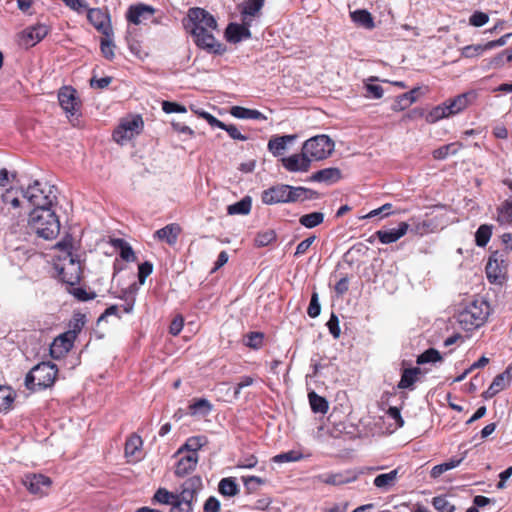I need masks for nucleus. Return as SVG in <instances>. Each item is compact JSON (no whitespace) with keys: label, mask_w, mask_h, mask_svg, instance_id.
I'll list each match as a JSON object with an SVG mask.
<instances>
[{"label":"nucleus","mask_w":512,"mask_h":512,"mask_svg":"<svg viewBox=\"0 0 512 512\" xmlns=\"http://www.w3.org/2000/svg\"><path fill=\"white\" fill-rule=\"evenodd\" d=\"M324 221V214L322 212H312L309 214L302 215L299 219L301 225L306 228H314Z\"/></svg>","instance_id":"nucleus-43"},{"label":"nucleus","mask_w":512,"mask_h":512,"mask_svg":"<svg viewBox=\"0 0 512 512\" xmlns=\"http://www.w3.org/2000/svg\"><path fill=\"white\" fill-rule=\"evenodd\" d=\"M442 361L440 352L435 348H429L417 357V364L435 363Z\"/></svg>","instance_id":"nucleus-48"},{"label":"nucleus","mask_w":512,"mask_h":512,"mask_svg":"<svg viewBox=\"0 0 512 512\" xmlns=\"http://www.w3.org/2000/svg\"><path fill=\"white\" fill-rule=\"evenodd\" d=\"M184 326V318L182 315H177L173 318L169 326V333L173 336L180 334Z\"/></svg>","instance_id":"nucleus-63"},{"label":"nucleus","mask_w":512,"mask_h":512,"mask_svg":"<svg viewBox=\"0 0 512 512\" xmlns=\"http://www.w3.org/2000/svg\"><path fill=\"white\" fill-rule=\"evenodd\" d=\"M153 272V264L145 261L138 266V280L139 284L143 285L146 278Z\"/></svg>","instance_id":"nucleus-58"},{"label":"nucleus","mask_w":512,"mask_h":512,"mask_svg":"<svg viewBox=\"0 0 512 512\" xmlns=\"http://www.w3.org/2000/svg\"><path fill=\"white\" fill-rule=\"evenodd\" d=\"M87 19L97 31L106 37H111L113 30L110 24V17L107 12L100 8L89 9L87 7Z\"/></svg>","instance_id":"nucleus-14"},{"label":"nucleus","mask_w":512,"mask_h":512,"mask_svg":"<svg viewBox=\"0 0 512 512\" xmlns=\"http://www.w3.org/2000/svg\"><path fill=\"white\" fill-rule=\"evenodd\" d=\"M208 443V439L204 435L189 437L185 443L177 450L175 456L182 455L183 453H198V451Z\"/></svg>","instance_id":"nucleus-26"},{"label":"nucleus","mask_w":512,"mask_h":512,"mask_svg":"<svg viewBox=\"0 0 512 512\" xmlns=\"http://www.w3.org/2000/svg\"><path fill=\"white\" fill-rule=\"evenodd\" d=\"M21 195L34 207L33 210L52 209L57 201L53 186L34 181Z\"/></svg>","instance_id":"nucleus-7"},{"label":"nucleus","mask_w":512,"mask_h":512,"mask_svg":"<svg viewBox=\"0 0 512 512\" xmlns=\"http://www.w3.org/2000/svg\"><path fill=\"white\" fill-rule=\"evenodd\" d=\"M421 369L418 367L405 368L402 370L401 379L397 384L398 389H412L418 381Z\"/></svg>","instance_id":"nucleus-30"},{"label":"nucleus","mask_w":512,"mask_h":512,"mask_svg":"<svg viewBox=\"0 0 512 512\" xmlns=\"http://www.w3.org/2000/svg\"><path fill=\"white\" fill-rule=\"evenodd\" d=\"M246 338L245 345L251 349L258 350L263 346L264 334L262 332H249Z\"/></svg>","instance_id":"nucleus-51"},{"label":"nucleus","mask_w":512,"mask_h":512,"mask_svg":"<svg viewBox=\"0 0 512 512\" xmlns=\"http://www.w3.org/2000/svg\"><path fill=\"white\" fill-rule=\"evenodd\" d=\"M334 141L327 135H317L303 144V151L311 160H323L329 157L334 151Z\"/></svg>","instance_id":"nucleus-8"},{"label":"nucleus","mask_w":512,"mask_h":512,"mask_svg":"<svg viewBox=\"0 0 512 512\" xmlns=\"http://www.w3.org/2000/svg\"><path fill=\"white\" fill-rule=\"evenodd\" d=\"M264 5V0H247L243 4L242 8V14L244 16V19L246 20V17H254L256 16L260 10L262 9Z\"/></svg>","instance_id":"nucleus-47"},{"label":"nucleus","mask_w":512,"mask_h":512,"mask_svg":"<svg viewBox=\"0 0 512 512\" xmlns=\"http://www.w3.org/2000/svg\"><path fill=\"white\" fill-rule=\"evenodd\" d=\"M486 274L490 282H497L502 277L503 269L494 256H491L487 262Z\"/></svg>","instance_id":"nucleus-41"},{"label":"nucleus","mask_w":512,"mask_h":512,"mask_svg":"<svg viewBox=\"0 0 512 512\" xmlns=\"http://www.w3.org/2000/svg\"><path fill=\"white\" fill-rule=\"evenodd\" d=\"M138 290V284L133 282L127 288L122 289L120 294L117 295L119 299L125 301V304L123 305V311L125 313L129 314L133 311Z\"/></svg>","instance_id":"nucleus-27"},{"label":"nucleus","mask_w":512,"mask_h":512,"mask_svg":"<svg viewBox=\"0 0 512 512\" xmlns=\"http://www.w3.org/2000/svg\"><path fill=\"white\" fill-rule=\"evenodd\" d=\"M144 125L142 115L129 113L120 118L112 132V139L117 144L124 146L143 132Z\"/></svg>","instance_id":"nucleus-6"},{"label":"nucleus","mask_w":512,"mask_h":512,"mask_svg":"<svg viewBox=\"0 0 512 512\" xmlns=\"http://www.w3.org/2000/svg\"><path fill=\"white\" fill-rule=\"evenodd\" d=\"M434 508L439 512H454L455 506L451 504L446 496H436L432 500Z\"/></svg>","instance_id":"nucleus-52"},{"label":"nucleus","mask_w":512,"mask_h":512,"mask_svg":"<svg viewBox=\"0 0 512 512\" xmlns=\"http://www.w3.org/2000/svg\"><path fill=\"white\" fill-rule=\"evenodd\" d=\"M463 148L461 142H453L447 145L441 146L432 152V156L435 160H444L449 155H456Z\"/></svg>","instance_id":"nucleus-34"},{"label":"nucleus","mask_w":512,"mask_h":512,"mask_svg":"<svg viewBox=\"0 0 512 512\" xmlns=\"http://www.w3.org/2000/svg\"><path fill=\"white\" fill-rule=\"evenodd\" d=\"M321 312V306L319 303V297L317 292H313L311 295L310 303L307 308V314L311 318H316Z\"/></svg>","instance_id":"nucleus-56"},{"label":"nucleus","mask_w":512,"mask_h":512,"mask_svg":"<svg viewBox=\"0 0 512 512\" xmlns=\"http://www.w3.org/2000/svg\"><path fill=\"white\" fill-rule=\"evenodd\" d=\"M319 193L305 187H292L285 184L272 186L262 192L261 199L264 204L290 203L318 199Z\"/></svg>","instance_id":"nucleus-1"},{"label":"nucleus","mask_w":512,"mask_h":512,"mask_svg":"<svg viewBox=\"0 0 512 512\" xmlns=\"http://www.w3.org/2000/svg\"><path fill=\"white\" fill-rule=\"evenodd\" d=\"M222 130H225L228 133V135L234 140L246 141L249 139V136L242 134L240 130L237 128V126L233 124L224 123Z\"/></svg>","instance_id":"nucleus-59"},{"label":"nucleus","mask_w":512,"mask_h":512,"mask_svg":"<svg viewBox=\"0 0 512 512\" xmlns=\"http://www.w3.org/2000/svg\"><path fill=\"white\" fill-rule=\"evenodd\" d=\"M111 245L119 250L120 257L127 262H135L137 257L131 247V245L122 238H114L110 241Z\"/></svg>","instance_id":"nucleus-31"},{"label":"nucleus","mask_w":512,"mask_h":512,"mask_svg":"<svg viewBox=\"0 0 512 512\" xmlns=\"http://www.w3.org/2000/svg\"><path fill=\"white\" fill-rule=\"evenodd\" d=\"M29 225L35 233L46 240L55 238L60 231V222L52 209L32 210Z\"/></svg>","instance_id":"nucleus-5"},{"label":"nucleus","mask_w":512,"mask_h":512,"mask_svg":"<svg viewBox=\"0 0 512 512\" xmlns=\"http://www.w3.org/2000/svg\"><path fill=\"white\" fill-rule=\"evenodd\" d=\"M326 325L328 327L330 334L335 339H338L340 337L341 330L339 327V319L337 315L332 313Z\"/></svg>","instance_id":"nucleus-60"},{"label":"nucleus","mask_w":512,"mask_h":512,"mask_svg":"<svg viewBox=\"0 0 512 512\" xmlns=\"http://www.w3.org/2000/svg\"><path fill=\"white\" fill-rule=\"evenodd\" d=\"M342 178V172L339 168L329 167L321 169L313 173L310 177L311 181L324 182L326 184H333Z\"/></svg>","instance_id":"nucleus-25"},{"label":"nucleus","mask_w":512,"mask_h":512,"mask_svg":"<svg viewBox=\"0 0 512 512\" xmlns=\"http://www.w3.org/2000/svg\"><path fill=\"white\" fill-rule=\"evenodd\" d=\"M101 52L107 59H113L114 57V44L110 37H106L101 41Z\"/></svg>","instance_id":"nucleus-62"},{"label":"nucleus","mask_w":512,"mask_h":512,"mask_svg":"<svg viewBox=\"0 0 512 512\" xmlns=\"http://www.w3.org/2000/svg\"><path fill=\"white\" fill-rule=\"evenodd\" d=\"M281 161L284 168L290 172H306L309 170L312 160L302 150L300 154H293L282 158Z\"/></svg>","instance_id":"nucleus-19"},{"label":"nucleus","mask_w":512,"mask_h":512,"mask_svg":"<svg viewBox=\"0 0 512 512\" xmlns=\"http://www.w3.org/2000/svg\"><path fill=\"white\" fill-rule=\"evenodd\" d=\"M213 410L212 403L205 398H194L188 406V413L191 416L205 417Z\"/></svg>","instance_id":"nucleus-28"},{"label":"nucleus","mask_w":512,"mask_h":512,"mask_svg":"<svg viewBox=\"0 0 512 512\" xmlns=\"http://www.w3.org/2000/svg\"><path fill=\"white\" fill-rule=\"evenodd\" d=\"M86 323V317L82 313H74L72 319L69 322V330L66 331V335L71 336L74 339H77L78 334L83 329Z\"/></svg>","instance_id":"nucleus-40"},{"label":"nucleus","mask_w":512,"mask_h":512,"mask_svg":"<svg viewBox=\"0 0 512 512\" xmlns=\"http://www.w3.org/2000/svg\"><path fill=\"white\" fill-rule=\"evenodd\" d=\"M402 476L401 473V467H397L393 470H391L388 473H383L377 475L374 480L373 484L378 489H381L383 491H388L392 487H394L398 481V479Z\"/></svg>","instance_id":"nucleus-22"},{"label":"nucleus","mask_w":512,"mask_h":512,"mask_svg":"<svg viewBox=\"0 0 512 512\" xmlns=\"http://www.w3.org/2000/svg\"><path fill=\"white\" fill-rule=\"evenodd\" d=\"M276 240V234L273 230L260 232L255 237V244L257 247H264Z\"/></svg>","instance_id":"nucleus-53"},{"label":"nucleus","mask_w":512,"mask_h":512,"mask_svg":"<svg viewBox=\"0 0 512 512\" xmlns=\"http://www.w3.org/2000/svg\"><path fill=\"white\" fill-rule=\"evenodd\" d=\"M23 484L30 493L42 497L48 494L52 480L43 474L33 473L25 475Z\"/></svg>","instance_id":"nucleus-12"},{"label":"nucleus","mask_w":512,"mask_h":512,"mask_svg":"<svg viewBox=\"0 0 512 512\" xmlns=\"http://www.w3.org/2000/svg\"><path fill=\"white\" fill-rule=\"evenodd\" d=\"M219 492L223 496L233 497L239 493V487L233 478H223L219 482Z\"/></svg>","instance_id":"nucleus-42"},{"label":"nucleus","mask_w":512,"mask_h":512,"mask_svg":"<svg viewBox=\"0 0 512 512\" xmlns=\"http://www.w3.org/2000/svg\"><path fill=\"white\" fill-rule=\"evenodd\" d=\"M202 26L206 29H217L215 18L206 10L195 7L188 11L187 18L184 20V27Z\"/></svg>","instance_id":"nucleus-11"},{"label":"nucleus","mask_w":512,"mask_h":512,"mask_svg":"<svg viewBox=\"0 0 512 512\" xmlns=\"http://www.w3.org/2000/svg\"><path fill=\"white\" fill-rule=\"evenodd\" d=\"M302 459V454L298 451L290 450L288 452L280 453L272 458L275 463L295 462Z\"/></svg>","instance_id":"nucleus-50"},{"label":"nucleus","mask_w":512,"mask_h":512,"mask_svg":"<svg viewBox=\"0 0 512 512\" xmlns=\"http://www.w3.org/2000/svg\"><path fill=\"white\" fill-rule=\"evenodd\" d=\"M75 340L65 332L57 336L50 345L51 357L56 360L64 358L72 349Z\"/></svg>","instance_id":"nucleus-17"},{"label":"nucleus","mask_w":512,"mask_h":512,"mask_svg":"<svg viewBox=\"0 0 512 512\" xmlns=\"http://www.w3.org/2000/svg\"><path fill=\"white\" fill-rule=\"evenodd\" d=\"M497 221L500 224L512 223V195L497 208Z\"/></svg>","instance_id":"nucleus-36"},{"label":"nucleus","mask_w":512,"mask_h":512,"mask_svg":"<svg viewBox=\"0 0 512 512\" xmlns=\"http://www.w3.org/2000/svg\"><path fill=\"white\" fill-rule=\"evenodd\" d=\"M294 138L295 136L292 135L274 136L268 142V150L274 156L282 155L287 147V144L290 143Z\"/></svg>","instance_id":"nucleus-32"},{"label":"nucleus","mask_w":512,"mask_h":512,"mask_svg":"<svg viewBox=\"0 0 512 512\" xmlns=\"http://www.w3.org/2000/svg\"><path fill=\"white\" fill-rule=\"evenodd\" d=\"M20 194L18 190L10 188L2 194V201L5 206L18 209L20 207Z\"/></svg>","instance_id":"nucleus-46"},{"label":"nucleus","mask_w":512,"mask_h":512,"mask_svg":"<svg viewBox=\"0 0 512 512\" xmlns=\"http://www.w3.org/2000/svg\"><path fill=\"white\" fill-rule=\"evenodd\" d=\"M16 394L8 386H0V413L8 412L15 401Z\"/></svg>","instance_id":"nucleus-35"},{"label":"nucleus","mask_w":512,"mask_h":512,"mask_svg":"<svg viewBox=\"0 0 512 512\" xmlns=\"http://www.w3.org/2000/svg\"><path fill=\"white\" fill-rule=\"evenodd\" d=\"M59 105L65 112L68 120L73 126L79 124V118L82 115L81 98H58Z\"/></svg>","instance_id":"nucleus-18"},{"label":"nucleus","mask_w":512,"mask_h":512,"mask_svg":"<svg viewBox=\"0 0 512 512\" xmlns=\"http://www.w3.org/2000/svg\"><path fill=\"white\" fill-rule=\"evenodd\" d=\"M491 235H492V227L491 226H489L487 224L480 225L475 233L476 245L479 247H485L488 244V242L491 238Z\"/></svg>","instance_id":"nucleus-44"},{"label":"nucleus","mask_w":512,"mask_h":512,"mask_svg":"<svg viewBox=\"0 0 512 512\" xmlns=\"http://www.w3.org/2000/svg\"><path fill=\"white\" fill-rule=\"evenodd\" d=\"M226 37L229 42L238 43L250 38L251 33L247 26L231 23L226 29Z\"/></svg>","instance_id":"nucleus-29"},{"label":"nucleus","mask_w":512,"mask_h":512,"mask_svg":"<svg viewBox=\"0 0 512 512\" xmlns=\"http://www.w3.org/2000/svg\"><path fill=\"white\" fill-rule=\"evenodd\" d=\"M230 114L239 119H265L260 111L241 106H233L230 109Z\"/></svg>","instance_id":"nucleus-38"},{"label":"nucleus","mask_w":512,"mask_h":512,"mask_svg":"<svg viewBox=\"0 0 512 512\" xmlns=\"http://www.w3.org/2000/svg\"><path fill=\"white\" fill-rule=\"evenodd\" d=\"M202 487V480L199 476H193L188 478L181 486L180 493H176L177 499L181 500L183 503L190 504L193 506L194 501L196 500L197 492Z\"/></svg>","instance_id":"nucleus-16"},{"label":"nucleus","mask_w":512,"mask_h":512,"mask_svg":"<svg viewBox=\"0 0 512 512\" xmlns=\"http://www.w3.org/2000/svg\"><path fill=\"white\" fill-rule=\"evenodd\" d=\"M58 375V367L52 362H41L35 365L25 377V387L30 391H41L54 385Z\"/></svg>","instance_id":"nucleus-4"},{"label":"nucleus","mask_w":512,"mask_h":512,"mask_svg":"<svg viewBox=\"0 0 512 512\" xmlns=\"http://www.w3.org/2000/svg\"><path fill=\"white\" fill-rule=\"evenodd\" d=\"M56 247L64 253L55 264L59 279L69 287L77 285L82 278V268L80 260L76 259L71 252L72 242L70 240L60 241Z\"/></svg>","instance_id":"nucleus-2"},{"label":"nucleus","mask_w":512,"mask_h":512,"mask_svg":"<svg viewBox=\"0 0 512 512\" xmlns=\"http://www.w3.org/2000/svg\"><path fill=\"white\" fill-rule=\"evenodd\" d=\"M170 506H171V508H170L169 512H192L193 511V506H190V504L183 503L179 499H175V501H173Z\"/></svg>","instance_id":"nucleus-64"},{"label":"nucleus","mask_w":512,"mask_h":512,"mask_svg":"<svg viewBox=\"0 0 512 512\" xmlns=\"http://www.w3.org/2000/svg\"><path fill=\"white\" fill-rule=\"evenodd\" d=\"M490 312V305L485 299L475 298L468 301L459 310L457 321L463 330L472 331L487 321Z\"/></svg>","instance_id":"nucleus-3"},{"label":"nucleus","mask_w":512,"mask_h":512,"mask_svg":"<svg viewBox=\"0 0 512 512\" xmlns=\"http://www.w3.org/2000/svg\"><path fill=\"white\" fill-rule=\"evenodd\" d=\"M485 50H488L487 44L468 45L462 49L461 54L466 58H472L481 55Z\"/></svg>","instance_id":"nucleus-54"},{"label":"nucleus","mask_w":512,"mask_h":512,"mask_svg":"<svg viewBox=\"0 0 512 512\" xmlns=\"http://www.w3.org/2000/svg\"><path fill=\"white\" fill-rule=\"evenodd\" d=\"M181 232L182 228L178 223H170L155 231L153 236L159 241L165 242L170 246H174L177 243Z\"/></svg>","instance_id":"nucleus-20"},{"label":"nucleus","mask_w":512,"mask_h":512,"mask_svg":"<svg viewBox=\"0 0 512 512\" xmlns=\"http://www.w3.org/2000/svg\"><path fill=\"white\" fill-rule=\"evenodd\" d=\"M143 445V441L140 436L132 434L129 436L125 443V455L132 457L138 452Z\"/></svg>","instance_id":"nucleus-45"},{"label":"nucleus","mask_w":512,"mask_h":512,"mask_svg":"<svg viewBox=\"0 0 512 512\" xmlns=\"http://www.w3.org/2000/svg\"><path fill=\"white\" fill-rule=\"evenodd\" d=\"M408 228L409 224L407 222H401L397 228L376 231L375 236L381 243L390 244L398 241L401 237H403L407 233Z\"/></svg>","instance_id":"nucleus-21"},{"label":"nucleus","mask_w":512,"mask_h":512,"mask_svg":"<svg viewBox=\"0 0 512 512\" xmlns=\"http://www.w3.org/2000/svg\"><path fill=\"white\" fill-rule=\"evenodd\" d=\"M252 201L249 196L242 198L240 201L227 207L229 215H247L251 211Z\"/></svg>","instance_id":"nucleus-37"},{"label":"nucleus","mask_w":512,"mask_h":512,"mask_svg":"<svg viewBox=\"0 0 512 512\" xmlns=\"http://www.w3.org/2000/svg\"><path fill=\"white\" fill-rule=\"evenodd\" d=\"M467 106V98H449L447 101L443 102L442 105L433 108L427 114L426 120L429 123H435L442 118L449 117L463 111Z\"/></svg>","instance_id":"nucleus-9"},{"label":"nucleus","mask_w":512,"mask_h":512,"mask_svg":"<svg viewBox=\"0 0 512 512\" xmlns=\"http://www.w3.org/2000/svg\"><path fill=\"white\" fill-rule=\"evenodd\" d=\"M488 20L489 16L486 13L476 11L471 15L469 22L472 26L481 27L485 25L488 22Z\"/></svg>","instance_id":"nucleus-61"},{"label":"nucleus","mask_w":512,"mask_h":512,"mask_svg":"<svg viewBox=\"0 0 512 512\" xmlns=\"http://www.w3.org/2000/svg\"><path fill=\"white\" fill-rule=\"evenodd\" d=\"M308 398L311 409L314 413L326 414L328 412L329 404L324 397L312 391L308 394Z\"/></svg>","instance_id":"nucleus-39"},{"label":"nucleus","mask_w":512,"mask_h":512,"mask_svg":"<svg viewBox=\"0 0 512 512\" xmlns=\"http://www.w3.org/2000/svg\"><path fill=\"white\" fill-rule=\"evenodd\" d=\"M49 32L48 26L45 24H36L27 27L19 35V43L22 47L30 48L44 39Z\"/></svg>","instance_id":"nucleus-13"},{"label":"nucleus","mask_w":512,"mask_h":512,"mask_svg":"<svg viewBox=\"0 0 512 512\" xmlns=\"http://www.w3.org/2000/svg\"><path fill=\"white\" fill-rule=\"evenodd\" d=\"M350 17L355 24L365 29L371 30L375 27L371 13L365 9H358L350 12Z\"/></svg>","instance_id":"nucleus-33"},{"label":"nucleus","mask_w":512,"mask_h":512,"mask_svg":"<svg viewBox=\"0 0 512 512\" xmlns=\"http://www.w3.org/2000/svg\"><path fill=\"white\" fill-rule=\"evenodd\" d=\"M185 28L191 33L194 42L198 47L214 53L220 51L221 44L217 42L214 36V32L217 31V29H206L202 26Z\"/></svg>","instance_id":"nucleus-10"},{"label":"nucleus","mask_w":512,"mask_h":512,"mask_svg":"<svg viewBox=\"0 0 512 512\" xmlns=\"http://www.w3.org/2000/svg\"><path fill=\"white\" fill-rule=\"evenodd\" d=\"M68 292L72 294L79 301H88L92 300L96 297L94 292H87L84 288L81 287H70L68 288Z\"/></svg>","instance_id":"nucleus-55"},{"label":"nucleus","mask_w":512,"mask_h":512,"mask_svg":"<svg viewBox=\"0 0 512 512\" xmlns=\"http://www.w3.org/2000/svg\"><path fill=\"white\" fill-rule=\"evenodd\" d=\"M198 461H199V455L198 453H191V454H186L184 456H182L176 466H175V475L177 477H184L186 475H188L189 473H191L192 471H194L196 469V466L198 464Z\"/></svg>","instance_id":"nucleus-23"},{"label":"nucleus","mask_w":512,"mask_h":512,"mask_svg":"<svg viewBox=\"0 0 512 512\" xmlns=\"http://www.w3.org/2000/svg\"><path fill=\"white\" fill-rule=\"evenodd\" d=\"M510 385V373L509 370H505L503 373L498 374L488 387L486 391L483 392L482 396L485 399H490L494 397L496 394L504 390Z\"/></svg>","instance_id":"nucleus-24"},{"label":"nucleus","mask_w":512,"mask_h":512,"mask_svg":"<svg viewBox=\"0 0 512 512\" xmlns=\"http://www.w3.org/2000/svg\"><path fill=\"white\" fill-rule=\"evenodd\" d=\"M350 478L342 473H330L325 475L324 483L331 485H342L350 482Z\"/></svg>","instance_id":"nucleus-57"},{"label":"nucleus","mask_w":512,"mask_h":512,"mask_svg":"<svg viewBox=\"0 0 512 512\" xmlns=\"http://www.w3.org/2000/svg\"><path fill=\"white\" fill-rule=\"evenodd\" d=\"M155 12L154 7L144 3H138L128 8L126 19L129 23L134 25L146 24V22L153 17Z\"/></svg>","instance_id":"nucleus-15"},{"label":"nucleus","mask_w":512,"mask_h":512,"mask_svg":"<svg viewBox=\"0 0 512 512\" xmlns=\"http://www.w3.org/2000/svg\"><path fill=\"white\" fill-rule=\"evenodd\" d=\"M175 499H177L176 493L170 492L165 488H159L153 496L154 502L165 505H171Z\"/></svg>","instance_id":"nucleus-49"}]
</instances>
